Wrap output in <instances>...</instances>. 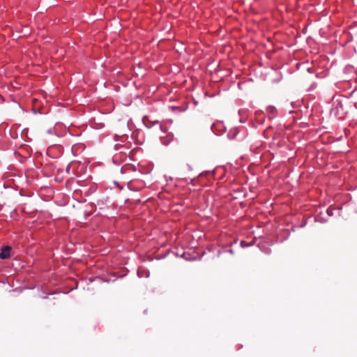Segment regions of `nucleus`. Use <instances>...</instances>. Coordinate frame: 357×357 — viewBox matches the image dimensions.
Returning <instances> with one entry per match:
<instances>
[{"label":"nucleus","mask_w":357,"mask_h":357,"mask_svg":"<svg viewBox=\"0 0 357 357\" xmlns=\"http://www.w3.org/2000/svg\"><path fill=\"white\" fill-rule=\"evenodd\" d=\"M211 130L216 135H221L225 131V126L222 121H217L211 126Z\"/></svg>","instance_id":"1"},{"label":"nucleus","mask_w":357,"mask_h":357,"mask_svg":"<svg viewBox=\"0 0 357 357\" xmlns=\"http://www.w3.org/2000/svg\"><path fill=\"white\" fill-rule=\"evenodd\" d=\"M266 114L269 119H273L277 116L278 110L274 106L270 105L266 108Z\"/></svg>","instance_id":"2"},{"label":"nucleus","mask_w":357,"mask_h":357,"mask_svg":"<svg viewBox=\"0 0 357 357\" xmlns=\"http://www.w3.org/2000/svg\"><path fill=\"white\" fill-rule=\"evenodd\" d=\"M10 255V247L6 245L3 246L0 252V258L2 259H8Z\"/></svg>","instance_id":"3"},{"label":"nucleus","mask_w":357,"mask_h":357,"mask_svg":"<svg viewBox=\"0 0 357 357\" xmlns=\"http://www.w3.org/2000/svg\"><path fill=\"white\" fill-rule=\"evenodd\" d=\"M238 130L237 128H232L227 133V137L231 140L234 139L236 137V136L238 135Z\"/></svg>","instance_id":"4"},{"label":"nucleus","mask_w":357,"mask_h":357,"mask_svg":"<svg viewBox=\"0 0 357 357\" xmlns=\"http://www.w3.org/2000/svg\"><path fill=\"white\" fill-rule=\"evenodd\" d=\"M238 114L241 116L240 122H245L247 118V110L245 109H239Z\"/></svg>","instance_id":"5"},{"label":"nucleus","mask_w":357,"mask_h":357,"mask_svg":"<svg viewBox=\"0 0 357 357\" xmlns=\"http://www.w3.org/2000/svg\"><path fill=\"white\" fill-rule=\"evenodd\" d=\"M252 245V243H246L245 241H241V246L242 248L249 247V246H250V245Z\"/></svg>","instance_id":"6"},{"label":"nucleus","mask_w":357,"mask_h":357,"mask_svg":"<svg viewBox=\"0 0 357 357\" xmlns=\"http://www.w3.org/2000/svg\"><path fill=\"white\" fill-rule=\"evenodd\" d=\"M160 130L163 132H167V128L165 126H163V125H160Z\"/></svg>","instance_id":"7"},{"label":"nucleus","mask_w":357,"mask_h":357,"mask_svg":"<svg viewBox=\"0 0 357 357\" xmlns=\"http://www.w3.org/2000/svg\"><path fill=\"white\" fill-rule=\"evenodd\" d=\"M262 115H263V112L261 111H257L255 112V116H256L257 119L260 118V116H262Z\"/></svg>","instance_id":"8"},{"label":"nucleus","mask_w":357,"mask_h":357,"mask_svg":"<svg viewBox=\"0 0 357 357\" xmlns=\"http://www.w3.org/2000/svg\"><path fill=\"white\" fill-rule=\"evenodd\" d=\"M70 167H71V164H68L66 167V171L67 173H70Z\"/></svg>","instance_id":"9"},{"label":"nucleus","mask_w":357,"mask_h":357,"mask_svg":"<svg viewBox=\"0 0 357 357\" xmlns=\"http://www.w3.org/2000/svg\"><path fill=\"white\" fill-rule=\"evenodd\" d=\"M127 169H128V168H126V167H122V168L121 169V174H123V173L126 172V170Z\"/></svg>","instance_id":"10"},{"label":"nucleus","mask_w":357,"mask_h":357,"mask_svg":"<svg viewBox=\"0 0 357 357\" xmlns=\"http://www.w3.org/2000/svg\"><path fill=\"white\" fill-rule=\"evenodd\" d=\"M137 274H138L139 277H142V275H140V270H138Z\"/></svg>","instance_id":"11"},{"label":"nucleus","mask_w":357,"mask_h":357,"mask_svg":"<svg viewBox=\"0 0 357 357\" xmlns=\"http://www.w3.org/2000/svg\"><path fill=\"white\" fill-rule=\"evenodd\" d=\"M307 71H308L309 73H312V71H311L310 68H307Z\"/></svg>","instance_id":"12"}]
</instances>
